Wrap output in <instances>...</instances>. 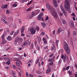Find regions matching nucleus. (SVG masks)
<instances>
[{"mask_svg":"<svg viewBox=\"0 0 77 77\" xmlns=\"http://www.w3.org/2000/svg\"><path fill=\"white\" fill-rule=\"evenodd\" d=\"M24 30H25V27L24 26H23L22 27V28L20 30L21 33H23L24 31Z\"/></svg>","mask_w":77,"mask_h":77,"instance_id":"9d476101","label":"nucleus"},{"mask_svg":"<svg viewBox=\"0 0 77 77\" xmlns=\"http://www.w3.org/2000/svg\"><path fill=\"white\" fill-rule=\"evenodd\" d=\"M16 61H18L19 62H20V60H19V59H16Z\"/></svg>","mask_w":77,"mask_h":77,"instance_id":"680f3d73","label":"nucleus"},{"mask_svg":"<svg viewBox=\"0 0 77 77\" xmlns=\"http://www.w3.org/2000/svg\"><path fill=\"white\" fill-rule=\"evenodd\" d=\"M32 6H33V5L31 6L30 7H29V8H28V9H27V10H26V11H29L31 9H32V8H33V7H32Z\"/></svg>","mask_w":77,"mask_h":77,"instance_id":"ddd939ff","label":"nucleus"},{"mask_svg":"<svg viewBox=\"0 0 77 77\" xmlns=\"http://www.w3.org/2000/svg\"><path fill=\"white\" fill-rule=\"evenodd\" d=\"M16 41L19 42H22L23 41V38L21 37H17L16 39L14 42V44L16 46H18L19 45L18 42H16Z\"/></svg>","mask_w":77,"mask_h":77,"instance_id":"20e7f679","label":"nucleus"},{"mask_svg":"<svg viewBox=\"0 0 77 77\" xmlns=\"http://www.w3.org/2000/svg\"><path fill=\"white\" fill-rule=\"evenodd\" d=\"M21 2L22 3H23L24 2V0H20Z\"/></svg>","mask_w":77,"mask_h":77,"instance_id":"c03bdc74","label":"nucleus"},{"mask_svg":"<svg viewBox=\"0 0 77 77\" xmlns=\"http://www.w3.org/2000/svg\"><path fill=\"white\" fill-rule=\"evenodd\" d=\"M36 12L37 13V14H38L40 12V10H36Z\"/></svg>","mask_w":77,"mask_h":77,"instance_id":"7c9ffc66","label":"nucleus"},{"mask_svg":"<svg viewBox=\"0 0 77 77\" xmlns=\"http://www.w3.org/2000/svg\"><path fill=\"white\" fill-rule=\"evenodd\" d=\"M10 13V10H7L6 11V13L7 15H9V14Z\"/></svg>","mask_w":77,"mask_h":77,"instance_id":"5701e85b","label":"nucleus"},{"mask_svg":"<svg viewBox=\"0 0 77 77\" xmlns=\"http://www.w3.org/2000/svg\"><path fill=\"white\" fill-rule=\"evenodd\" d=\"M56 47L55 46H53V47H51V49L52 50H55Z\"/></svg>","mask_w":77,"mask_h":77,"instance_id":"393cba45","label":"nucleus"},{"mask_svg":"<svg viewBox=\"0 0 77 77\" xmlns=\"http://www.w3.org/2000/svg\"><path fill=\"white\" fill-rule=\"evenodd\" d=\"M70 25L71 26V27H73L74 26V24L72 21L71 20L70 21Z\"/></svg>","mask_w":77,"mask_h":77,"instance_id":"9b49d317","label":"nucleus"},{"mask_svg":"<svg viewBox=\"0 0 77 77\" xmlns=\"http://www.w3.org/2000/svg\"><path fill=\"white\" fill-rule=\"evenodd\" d=\"M63 31V29L61 27H59L57 30V33L59 34L60 33H61Z\"/></svg>","mask_w":77,"mask_h":77,"instance_id":"0eeeda50","label":"nucleus"},{"mask_svg":"<svg viewBox=\"0 0 77 77\" xmlns=\"http://www.w3.org/2000/svg\"><path fill=\"white\" fill-rule=\"evenodd\" d=\"M49 62H51L52 61H54V59H52L51 58H50V59H49L48 60Z\"/></svg>","mask_w":77,"mask_h":77,"instance_id":"a878e982","label":"nucleus"},{"mask_svg":"<svg viewBox=\"0 0 77 77\" xmlns=\"http://www.w3.org/2000/svg\"><path fill=\"white\" fill-rule=\"evenodd\" d=\"M51 12L52 16L54 18L57 19L58 18V16L54 9L52 8L51 9Z\"/></svg>","mask_w":77,"mask_h":77,"instance_id":"7ed1b4c3","label":"nucleus"},{"mask_svg":"<svg viewBox=\"0 0 77 77\" xmlns=\"http://www.w3.org/2000/svg\"><path fill=\"white\" fill-rule=\"evenodd\" d=\"M44 15V13L43 12H41L38 15V17H42V16Z\"/></svg>","mask_w":77,"mask_h":77,"instance_id":"a211bd4d","label":"nucleus"},{"mask_svg":"<svg viewBox=\"0 0 77 77\" xmlns=\"http://www.w3.org/2000/svg\"><path fill=\"white\" fill-rule=\"evenodd\" d=\"M60 16H63V13H60Z\"/></svg>","mask_w":77,"mask_h":77,"instance_id":"6e6d98bb","label":"nucleus"},{"mask_svg":"<svg viewBox=\"0 0 77 77\" xmlns=\"http://www.w3.org/2000/svg\"><path fill=\"white\" fill-rule=\"evenodd\" d=\"M9 66H6L5 67V68L6 69H9Z\"/></svg>","mask_w":77,"mask_h":77,"instance_id":"49530a36","label":"nucleus"},{"mask_svg":"<svg viewBox=\"0 0 77 77\" xmlns=\"http://www.w3.org/2000/svg\"><path fill=\"white\" fill-rule=\"evenodd\" d=\"M48 19H49V17H46L45 19L46 20H48Z\"/></svg>","mask_w":77,"mask_h":77,"instance_id":"5fc2aeb1","label":"nucleus"},{"mask_svg":"<svg viewBox=\"0 0 77 77\" xmlns=\"http://www.w3.org/2000/svg\"><path fill=\"white\" fill-rule=\"evenodd\" d=\"M30 30L31 33L32 34H35L36 32V29L35 27L31 28L30 29Z\"/></svg>","mask_w":77,"mask_h":77,"instance_id":"39448f33","label":"nucleus"},{"mask_svg":"<svg viewBox=\"0 0 77 77\" xmlns=\"http://www.w3.org/2000/svg\"><path fill=\"white\" fill-rule=\"evenodd\" d=\"M7 6H8V5H4V7L3 8L2 7V9L6 8H7Z\"/></svg>","mask_w":77,"mask_h":77,"instance_id":"473e14b6","label":"nucleus"},{"mask_svg":"<svg viewBox=\"0 0 77 77\" xmlns=\"http://www.w3.org/2000/svg\"><path fill=\"white\" fill-rule=\"evenodd\" d=\"M25 35L24 33H22L21 35L22 36H24Z\"/></svg>","mask_w":77,"mask_h":77,"instance_id":"0e129e2a","label":"nucleus"},{"mask_svg":"<svg viewBox=\"0 0 77 77\" xmlns=\"http://www.w3.org/2000/svg\"><path fill=\"white\" fill-rule=\"evenodd\" d=\"M75 76L77 77V72H76L75 74Z\"/></svg>","mask_w":77,"mask_h":77,"instance_id":"e2e57ef3","label":"nucleus"},{"mask_svg":"<svg viewBox=\"0 0 77 77\" xmlns=\"http://www.w3.org/2000/svg\"><path fill=\"white\" fill-rule=\"evenodd\" d=\"M6 20L8 21H10L11 20H12L13 18H12L11 17H7L6 18Z\"/></svg>","mask_w":77,"mask_h":77,"instance_id":"f8f14e48","label":"nucleus"},{"mask_svg":"<svg viewBox=\"0 0 77 77\" xmlns=\"http://www.w3.org/2000/svg\"><path fill=\"white\" fill-rule=\"evenodd\" d=\"M33 77V75H32L30 74H29L28 76V77Z\"/></svg>","mask_w":77,"mask_h":77,"instance_id":"4c0bfd02","label":"nucleus"},{"mask_svg":"<svg viewBox=\"0 0 77 77\" xmlns=\"http://www.w3.org/2000/svg\"><path fill=\"white\" fill-rule=\"evenodd\" d=\"M41 24L43 27H45L46 26V24L44 22H42L41 23Z\"/></svg>","mask_w":77,"mask_h":77,"instance_id":"f3484780","label":"nucleus"},{"mask_svg":"<svg viewBox=\"0 0 77 77\" xmlns=\"http://www.w3.org/2000/svg\"><path fill=\"white\" fill-rule=\"evenodd\" d=\"M72 14V16H73L74 17L75 16V13H73Z\"/></svg>","mask_w":77,"mask_h":77,"instance_id":"69168bd1","label":"nucleus"},{"mask_svg":"<svg viewBox=\"0 0 77 77\" xmlns=\"http://www.w3.org/2000/svg\"><path fill=\"white\" fill-rule=\"evenodd\" d=\"M37 19L39 20H42V17H37Z\"/></svg>","mask_w":77,"mask_h":77,"instance_id":"b1692460","label":"nucleus"},{"mask_svg":"<svg viewBox=\"0 0 77 77\" xmlns=\"http://www.w3.org/2000/svg\"><path fill=\"white\" fill-rule=\"evenodd\" d=\"M22 21V19H20L19 20V22L20 23H21V21Z\"/></svg>","mask_w":77,"mask_h":77,"instance_id":"774afa93","label":"nucleus"},{"mask_svg":"<svg viewBox=\"0 0 77 77\" xmlns=\"http://www.w3.org/2000/svg\"><path fill=\"white\" fill-rule=\"evenodd\" d=\"M42 40L43 42L46 41V38L45 37H43L42 38Z\"/></svg>","mask_w":77,"mask_h":77,"instance_id":"e433bc0d","label":"nucleus"},{"mask_svg":"<svg viewBox=\"0 0 77 77\" xmlns=\"http://www.w3.org/2000/svg\"><path fill=\"white\" fill-rule=\"evenodd\" d=\"M46 7L47 9L50 10L51 9V6L50 4L49 3H47L46 4Z\"/></svg>","mask_w":77,"mask_h":77,"instance_id":"423d86ee","label":"nucleus"},{"mask_svg":"<svg viewBox=\"0 0 77 77\" xmlns=\"http://www.w3.org/2000/svg\"><path fill=\"white\" fill-rule=\"evenodd\" d=\"M61 58L62 59H63L64 58V55H63L61 56Z\"/></svg>","mask_w":77,"mask_h":77,"instance_id":"3c124183","label":"nucleus"},{"mask_svg":"<svg viewBox=\"0 0 77 77\" xmlns=\"http://www.w3.org/2000/svg\"><path fill=\"white\" fill-rule=\"evenodd\" d=\"M69 66H68L66 67V69L67 70H68L69 69Z\"/></svg>","mask_w":77,"mask_h":77,"instance_id":"de8ad7c7","label":"nucleus"},{"mask_svg":"<svg viewBox=\"0 0 77 77\" xmlns=\"http://www.w3.org/2000/svg\"><path fill=\"white\" fill-rule=\"evenodd\" d=\"M68 37L69 38V36H70V32L69 31H68Z\"/></svg>","mask_w":77,"mask_h":77,"instance_id":"c85d7f7f","label":"nucleus"},{"mask_svg":"<svg viewBox=\"0 0 77 77\" xmlns=\"http://www.w3.org/2000/svg\"><path fill=\"white\" fill-rule=\"evenodd\" d=\"M26 77H28V72H26Z\"/></svg>","mask_w":77,"mask_h":77,"instance_id":"4d7b16f0","label":"nucleus"},{"mask_svg":"<svg viewBox=\"0 0 77 77\" xmlns=\"http://www.w3.org/2000/svg\"><path fill=\"white\" fill-rule=\"evenodd\" d=\"M62 60L61 59H60L59 61V64H60L62 62Z\"/></svg>","mask_w":77,"mask_h":77,"instance_id":"37998d69","label":"nucleus"},{"mask_svg":"<svg viewBox=\"0 0 77 77\" xmlns=\"http://www.w3.org/2000/svg\"><path fill=\"white\" fill-rule=\"evenodd\" d=\"M9 26H10V27H13V24H10V25H9Z\"/></svg>","mask_w":77,"mask_h":77,"instance_id":"13d9d810","label":"nucleus"},{"mask_svg":"<svg viewBox=\"0 0 77 77\" xmlns=\"http://www.w3.org/2000/svg\"><path fill=\"white\" fill-rule=\"evenodd\" d=\"M53 64L54 63H53V62H51L49 64V65L50 66H52V65H53Z\"/></svg>","mask_w":77,"mask_h":77,"instance_id":"09e8293b","label":"nucleus"},{"mask_svg":"<svg viewBox=\"0 0 77 77\" xmlns=\"http://www.w3.org/2000/svg\"><path fill=\"white\" fill-rule=\"evenodd\" d=\"M2 39H5V34H3L2 35Z\"/></svg>","mask_w":77,"mask_h":77,"instance_id":"cd10ccee","label":"nucleus"},{"mask_svg":"<svg viewBox=\"0 0 77 77\" xmlns=\"http://www.w3.org/2000/svg\"><path fill=\"white\" fill-rule=\"evenodd\" d=\"M66 60V57H64L63 59V61L65 62Z\"/></svg>","mask_w":77,"mask_h":77,"instance_id":"338daca9","label":"nucleus"},{"mask_svg":"<svg viewBox=\"0 0 77 77\" xmlns=\"http://www.w3.org/2000/svg\"><path fill=\"white\" fill-rule=\"evenodd\" d=\"M45 33L44 32H41V35H42V36H44V35H45Z\"/></svg>","mask_w":77,"mask_h":77,"instance_id":"ea45409f","label":"nucleus"},{"mask_svg":"<svg viewBox=\"0 0 77 77\" xmlns=\"http://www.w3.org/2000/svg\"><path fill=\"white\" fill-rule=\"evenodd\" d=\"M59 42V41L58 40H57L56 42V43L57 45V46H58V43Z\"/></svg>","mask_w":77,"mask_h":77,"instance_id":"a19ab883","label":"nucleus"},{"mask_svg":"<svg viewBox=\"0 0 77 77\" xmlns=\"http://www.w3.org/2000/svg\"><path fill=\"white\" fill-rule=\"evenodd\" d=\"M39 59H38V58L36 62V64H37L38 63V62L39 61Z\"/></svg>","mask_w":77,"mask_h":77,"instance_id":"79ce46f5","label":"nucleus"},{"mask_svg":"<svg viewBox=\"0 0 77 77\" xmlns=\"http://www.w3.org/2000/svg\"><path fill=\"white\" fill-rule=\"evenodd\" d=\"M32 1H30L29 3H28V4H27V5H30L32 3Z\"/></svg>","mask_w":77,"mask_h":77,"instance_id":"58836bf2","label":"nucleus"},{"mask_svg":"<svg viewBox=\"0 0 77 77\" xmlns=\"http://www.w3.org/2000/svg\"><path fill=\"white\" fill-rule=\"evenodd\" d=\"M13 27L14 28H17V25L16 24H13Z\"/></svg>","mask_w":77,"mask_h":77,"instance_id":"f704fd0d","label":"nucleus"},{"mask_svg":"<svg viewBox=\"0 0 77 77\" xmlns=\"http://www.w3.org/2000/svg\"><path fill=\"white\" fill-rule=\"evenodd\" d=\"M64 48L67 54H69L70 53V49L68 45L66 42H65L64 44Z\"/></svg>","mask_w":77,"mask_h":77,"instance_id":"f257e3e1","label":"nucleus"},{"mask_svg":"<svg viewBox=\"0 0 77 77\" xmlns=\"http://www.w3.org/2000/svg\"><path fill=\"white\" fill-rule=\"evenodd\" d=\"M36 72H37V73H38V74H41V72H40V71H37Z\"/></svg>","mask_w":77,"mask_h":77,"instance_id":"8fccbe9b","label":"nucleus"},{"mask_svg":"<svg viewBox=\"0 0 77 77\" xmlns=\"http://www.w3.org/2000/svg\"><path fill=\"white\" fill-rule=\"evenodd\" d=\"M7 39L9 41H10L12 40V38L11 36H8V37L7 38Z\"/></svg>","mask_w":77,"mask_h":77,"instance_id":"dca6fc26","label":"nucleus"},{"mask_svg":"<svg viewBox=\"0 0 77 77\" xmlns=\"http://www.w3.org/2000/svg\"><path fill=\"white\" fill-rule=\"evenodd\" d=\"M32 17H33V16H35V12H32Z\"/></svg>","mask_w":77,"mask_h":77,"instance_id":"2f4dec72","label":"nucleus"},{"mask_svg":"<svg viewBox=\"0 0 77 77\" xmlns=\"http://www.w3.org/2000/svg\"><path fill=\"white\" fill-rule=\"evenodd\" d=\"M54 56V54H51L50 56V57H52L53 56Z\"/></svg>","mask_w":77,"mask_h":77,"instance_id":"603ef678","label":"nucleus"},{"mask_svg":"<svg viewBox=\"0 0 77 77\" xmlns=\"http://www.w3.org/2000/svg\"><path fill=\"white\" fill-rule=\"evenodd\" d=\"M6 41H5V39H2V45L6 43Z\"/></svg>","mask_w":77,"mask_h":77,"instance_id":"2eb2a0df","label":"nucleus"},{"mask_svg":"<svg viewBox=\"0 0 77 77\" xmlns=\"http://www.w3.org/2000/svg\"><path fill=\"white\" fill-rule=\"evenodd\" d=\"M45 51L47 50L48 49V46H46V47H45L44 48Z\"/></svg>","mask_w":77,"mask_h":77,"instance_id":"72a5a7b5","label":"nucleus"},{"mask_svg":"<svg viewBox=\"0 0 77 77\" xmlns=\"http://www.w3.org/2000/svg\"><path fill=\"white\" fill-rule=\"evenodd\" d=\"M28 44L27 41H25L24 42V43H23V46H26Z\"/></svg>","mask_w":77,"mask_h":77,"instance_id":"6ab92c4d","label":"nucleus"},{"mask_svg":"<svg viewBox=\"0 0 77 77\" xmlns=\"http://www.w3.org/2000/svg\"><path fill=\"white\" fill-rule=\"evenodd\" d=\"M60 8H61V10L62 11L63 14H66V13L65 12V11L64 8H63V6L62 5H60Z\"/></svg>","mask_w":77,"mask_h":77,"instance_id":"6e6552de","label":"nucleus"},{"mask_svg":"<svg viewBox=\"0 0 77 77\" xmlns=\"http://www.w3.org/2000/svg\"><path fill=\"white\" fill-rule=\"evenodd\" d=\"M61 21L62 22L63 24H66V22L65 20L63 19H61Z\"/></svg>","mask_w":77,"mask_h":77,"instance_id":"412c9836","label":"nucleus"},{"mask_svg":"<svg viewBox=\"0 0 77 77\" xmlns=\"http://www.w3.org/2000/svg\"><path fill=\"white\" fill-rule=\"evenodd\" d=\"M7 60L8 61L7 62H6V64L7 65H9L10 64V61H9V58H7Z\"/></svg>","mask_w":77,"mask_h":77,"instance_id":"4468645a","label":"nucleus"},{"mask_svg":"<svg viewBox=\"0 0 77 77\" xmlns=\"http://www.w3.org/2000/svg\"><path fill=\"white\" fill-rule=\"evenodd\" d=\"M16 64L18 66L20 65V63L18 62H16Z\"/></svg>","mask_w":77,"mask_h":77,"instance_id":"a18cd8bd","label":"nucleus"},{"mask_svg":"<svg viewBox=\"0 0 77 77\" xmlns=\"http://www.w3.org/2000/svg\"><path fill=\"white\" fill-rule=\"evenodd\" d=\"M51 71V70L50 69H49L46 71V73H50Z\"/></svg>","mask_w":77,"mask_h":77,"instance_id":"bb28decb","label":"nucleus"},{"mask_svg":"<svg viewBox=\"0 0 77 77\" xmlns=\"http://www.w3.org/2000/svg\"><path fill=\"white\" fill-rule=\"evenodd\" d=\"M17 5L16 4H13L12 5V6L13 7L15 8L17 7Z\"/></svg>","mask_w":77,"mask_h":77,"instance_id":"c756f323","label":"nucleus"},{"mask_svg":"<svg viewBox=\"0 0 77 77\" xmlns=\"http://www.w3.org/2000/svg\"><path fill=\"white\" fill-rule=\"evenodd\" d=\"M47 43V41H44V44H46Z\"/></svg>","mask_w":77,"mask_h":77,"instance_id":"864d4df0","label":"nucleus"},{"mask_svg":"<svg viewBox=\"0 0 77 77\" xmlns=\"http://www.w3.org/2000/svg\"><path fill=\"white\" fill-rule=\"evenodd\" d=\"M36 29L37 31L39 30V27H38V26H37L36 27Z\"/></svg>","mask_w":77,"mask_h":77,"instance_id":"c9c22d12","label":"nucleus"},{"mask_svg":"<svg viewBox=\"0 0 77 77\" xmlns=\"http://www.w3.org/2000/svg\"><path fill=\"white\" fill-rule=\"evenodd\" d=\"M14 32V31L11 32V35H13V33Z\"/></svg>","mask_w":77,"mask_h":77,"instance_id":"052dcab7","label":"nucleus"},{"mask_svg":"<svg viewBox=\"0 0 77 77\" xmlns=\"http://www.w3.org/2000/svg\"><path fill=\"white\" fill-rule=\"evenodd\" d=\"M73 36H76V32L75 31H73Z\"/></svg>","mask_w":77,"mask_h":77,"instance_id":"4be33fe9","label":"nucleus"},{"mask_svg":"<svg viewBox=\"0 0 77 77\" xmlns=\"http://www.w3.org/2000/svg\"><path fill=\"white\" fill-rule=\"evenodd\" d=\"M1 20L3 21L5 23L7 24L8 23L3 18H1Z\"/></svg>","mask_w":77,"mask_h":77,"instance_id":"aec40b11","label":"nucleus"},{"mask_svg":"<svg viewBox=\"0 0 77 77\" xmlns=\"http://www.w3.org/2000/svg\"><path fill=\"white\" fill-rule=\"evenodd\" d=\"M53 2L54 6L56 7H57V4L56 0H53Z\"/></svg>","mask_w":77,"mask_h":77,"instance_id":"1a4fd4ad","label":"nucleus"},{"mask_svg":"<svg viewBox=\"0 0 77 77\" xmlns=\"http://www.w3.org/2000/svg\"><path fill=\"white\" fill-rule=\"evenodd\" d=\"M64 6L66 10L68 11L69 9L70 6L69 2L68 0H66L65 1Z\"/></svg>","mask_w":77,"mask_h":77,"instance_id":"f03ea898","label":"nucleus"},{"mask_svg":"<svg viewBox=\"0 0 77 77\" xmlns=\"http://www.w3.org/2000/svg\"><path fill=\"white\" fill-rule=\"evenodd\" d=\"M32 62V60H30L29 61L28 63H31Z\"/></svg>","mask_w":77,"mask_h":77,"instance_id":"bf43d9fd","label":"nucleus"}]
</instances>
